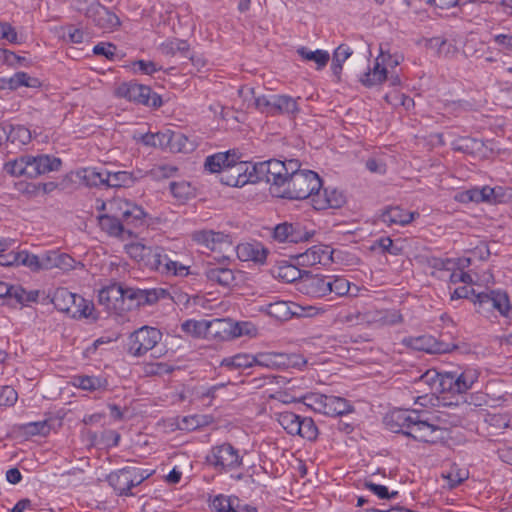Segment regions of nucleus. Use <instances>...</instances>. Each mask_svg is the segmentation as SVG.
Here are the masks:
<instances>
[{"label":"nucleus","instance_id":"15","mask_svg":"<svg viewBox=\"0 0 512 512\" xmlns=\"http://www.w3.org/2000/svg\"><path fill=\"white\" fill-rule=\"evenodd\" d=\"M255 365L270 369H300L306 364V360L300 354L286 353H258L254 355Z\"/></svg>","mask_w":512,"mask_h":512},{"label":"nucleus","instance_id":"38","mask_svg":"<svg viewBox=\"0 0 512 512\" xmlns=\"http://www.w3.org/2000/svg\"><path fill=\"white\" fill-rule=\"evenodd\" d=\"M455 199L461 203H489L488 186L474 187L465 191L458 192Z\"/></svg>","mask_w":512,"mask_h":512},{"label":"nucleus","instance_id":"21","mask_svg":"<svg viewBox=\"0 0 512 512\" xmlns=\"http://www.w3.org/2000/svg\"><path fill=\"white\" fill-rule=\"evenodd\" d=\"M182 138H185L182 134L167 130L165 132L147 133L142 136L141 140L146 146L169 148L171 151L177 148L178 151H181L182 148L177 147V144L180 143Z\"/></svg>","mask_w":512,"mask_h":512},{"label":"nucleus","instance_id":"1","mask_svg":"<svg viewBox=\"0 0 512 512\" xmlns=\"http://www.w3.org/2000/svg\"><path fill=\"white\" fill-rule=\"evenodd\" d=\"M168 295L162 288L140 289L113 284L99 291L98 302L107 310L125 311L153 305Z\"/></svg>","mask_w":512,"mask_h":512},{"label":"nucleus","instance_id":"52","mask_svg":"<svg viewBox=\"0 0 512 512\" xmlns=\"http://www.w3.org/2000/svg\"><path fill=\"white\" fill-rule=\"evenodd\" d=\"M170 191L179 201H185L193 195V188L190 183L186 181L171 182Z\"/></svg>","mask_w":512,"mask_h":512},{"label":"nucleus","instance_id":"16","mask_svg":"<svg viewBox=\"0 0 512 512\" xmlns=\"http://www.w3.org/2000/svg\"><path fill=\"white\" fill-rule=\"evenodd\" d=\"M266 312L269 316L285 321L292 316H314L323 312L322 308L314 306L301 307L292 302L276 301L266 305Z\"/></svg>","mask_w":512,"mask_h":512},{"label":"nucleus","instance_id":"33","mask_svg":"<svg viewBox=\"0 0 512 512\" xmlns=\"http://www.w3.org/2000/svg\"><path fill=\"white\" fill-rule=\"evenodd\" d=\"M73 385L86 391L94 392L106 390L108 381L101 376L77 375L73 378Z\"/></svg>","mask_w":512,"mask_h":512},{"label":"nucleus","instance_id":"56","mask_svg":"<svg viewBox=\"0 0 512 512\" xmlns=\"http://www.w3.org/2000/svg\"><path fill=\"white\" fill-rule=\"evenodd\" d=\"M364 314L358 311L341 312L337 316V322L341 324H348L350 326L361 324L365 321Z\"/></svg>","mask_w":512,"mask_h":512},{"label":"nucleus","instance_id":"9","mask_svg":"<svg viewBox=\"0 0 512 512\" xmlns=\"http://www.w3.org/2000/svg\"><path fill=\"white\" fill-rule=\"evenodd\" d=\"M162 339L159 329L150 326H143L128 337L127 351L134 357H142L152 350Z\"/></svg>","mask_w":512,"mask_h":512},{"label":"nucleus","instance_id":"17","mask_svg":"<svg viewBox=\"0 0 512 512\" xmlns=\"http://www.w3.org/2000/svg\"><path fill=\"white\" fill-rule=\"evenodd\" d=\"M403 344L414 350L430 354L448 353L457 348V345L439 341L431 335L407 337L403 339Z\"/></svg>","mask_w":512,"mask_h":512},{"label":"nucleus","instance_id":"60","mask_svg":"<svg viewBox=\"0 0 512 512\" xmlns=\"http://www.w3.org/2000/svg\"><path fill=\"white\" fill-rule=\"evenodd\" d=\"M233 497H227L224 495H217L212 500L211 506L213 509H215L217 512H231L232 508V501Z\"/></svg>","mask_w":512,"mask_h":512},{"label":"nucleus","instance_id":"61","mask_svg":"<svg viewBox=\"0 0 512 512\" xmlns=\"http://www.w3.org/2000/svg\"><path fill=\"white\" fill-rule=\"evenodd\" d=\"M428 264L431 268L436 270H445V271H452L456 267V263L449 258H437L433 257L428 261Z\"/></svg>","mask_w":512,"mask_h":512},{"label":"nucleus","instance_id":"64","mask_svg":"<svg viewBox=\"0 0 512 512\" xmlns=\"http://www.w3.org/2000/svg\"><path fill=\"white\" fill-rule=\"evenodd\" d=\"M232 333V339L243 335H250L256 331L255 327L249 322H233V329L230 330Z\"/></svg>","mask_w":512,"mask_h":512},{"label":"nucleus","instance_id":"59","mask_svg":"<svg viewBox=\"0 0 512 512\" xmlns=\"http://www.w3.org/2000/svg\"><path fill=\"white\" fill-rule=\"evenodd\" d=\"M20 262L21 265L30 268L34 272L42 270L40 256L29 254L25 250L22 253V259L20 260Z\"/></svg>","mask_w":512,"mask_h":512},{"label":"nucleus","instance_id":"4","mask_svg":"<svg viewBox=\"0 0 512 512\" xmlns=\"http://www.w3.org/2000/svg\"><path fill=\"white\" fill-rule=\"evenodd\" d=\"M61 165L62 161L60 158L48 154H39L37 156L22 155L6 162L3 170L11 176L36 178L40 175L60 170Z\"/></svg>","mask_w":512,"mask_h":512},{"label":"nucleus","instance_id":"10","mask_svg":"<svg viewBox=\"0 0 512 512\" xmlns=\"http://www.w3.org/2000/svg\"><path fill=\"white\" fill-rule=\"evenodd\" d=\"M115 95L153 108L162 105L161 97L153 92L150 87L133 81L120 84L115 90Z\"/></svg>","mask_w":512,"mask_h":512},{"label":"nucleus","instance_id":"13","mask_svg":"<svg viewBox=\"0 0 512 512\" xmlns=\"http://www.w3.org/2000/svg\"><path fill=\"white\" fill-rule=\"evenodd\" d=\"M315 230H309L300 222H283L272 229L271 237L278 243H301L313 238Z\"/></svg>","mask_w":512,"mask_h":512},{"label":"nucleus","instance_id":"5","mask_svg":"<svg viewBox=\"0 0 512 512\" xmlns=\"http://www.w3.org/2000/svg\"><path fill=\"white\" fill-rule=\"evenodd\" d=\"M469 299L478 308L477 312H490L498 310L505 317L512 316V308L509 305L508 295L501 291H491L490 293H476L473 288L467 286L458 287L451 294V300Z\"/></svg>","mask_w":512,"mask_h":512},{"label":"nucleus","instance_id":"45","mask_svg":"<svg viewBox=\"0 0 512 512\" xmlns=\"http://www.w3.org/2000/svg\"><path fill=\"white\" fill-rule=\"evenodd\" d=\"M318 433V428L312 418L302 416L300 417L296 435L309 441H314L317 439Z\"/></svg>","mask_w":512,"mask_h":512},{"label":"nucleus","instance_id":"48","mask_svg":"<svg viewBox=\"0 0 512 512\" xmlns=\"http://www.w3.org/2000/svg\"><path fill=\"white\" fill-rule=\"evenodd\" d=\"M21 428L24 434L29 436H46L51 431L52 424L50 420H42L26 423Z\"/></svg>","mask_w":512,"mask_h":512},{"label":"nucleus","instance_id":"50","mask_svg":"<svg viewBox=\"0 0 512 512\" xmlns=\"http://www.w3.org/2000/svg\"><path fill=\"white\" fill-rule=\"evenodd\" d=\"M160 49L162 53L166 55H175L177 52H180L186 56L189 51V44L185 40L174 38L163 42Z\"/></svg>","mask_w":512,"mask_h":512},{"label":"nucleus","instance_id":"36","mask_svg":"<svg viewBox=\"0 0 512 512\" xmlns=\"http://www.w3.org/2000/svg\"><path fill=\"white\" fill-rule=\"evenodd\" d=\"M34 300L30 294H27L25 290L18 285L7 286L6 292L2 293V305H23L26 302Z\"/></svg>","mask_w":512,"mask_h":512},{"label":"nucleus","instance_id":"20","mask_svg":"<svg viewBox=\"0 0 512 512\" xmlns=\"http://www.w3.org/2000/svg\"><path fill=\"white\" fill-rule=\"evenodd\" d=\"M333 250L328 245H314L304 253L297 255V262L302 266H314L316 264L328 265L333 261Z\"/></svg>","mask_w":512,"mask_h":512},{"label":"nucleus","instance_id":"34","mask_svg":"<svg viewBox=\"0 0 512 512\" xmlns=\"http://www.w3.org/2000/svg\"><path fill=\"white\" fill-rule=\"evenodd\" d=\"M300 112L297 99L289 95L277 94L275 105V116L284 115L290 118L296 117Z\"/></svg>","mask_w":512,"mask_h":512},{"label":"nucleus","instance_id":"63","mask_svg":"<svg viewBox=\"0 0 512 512\" xmlns=\"http://www.w3.org/2000/svg\"><path fill=\"white\" fill-rule=\"evenodd\" d=\"M126 251L129 256L135 259L138 262H141L143 257L145 256V252H147V245L137 242L131 243L126 246Z\"/></svg>","mask_w":512,"mask_h":512},{"label":"nucleus","instance_id":"12","mask_svg":"<svg viewBox=\"0 0 512 512\" xmlns=\"http://www.w3.org/2000/svg\"><path fill=\"white\" fill-rule=\"evenodd\" d=\"M229 260L228 256H223L217 262H207L203 266V276L210 285L230 288L235 284L236 275L234 270L228 267Z\"/></svg>","mask_w":512,"mask_h":512},{"label":"nucleus","instance_id":"27","mask_svg":"<svg viewBox=\"0 0 512 512\" xmlns=\"http://www.w3.org/2000/svg\"><path fill=\"white\" fill-rule=\"evenodd\" d=\"M416 213L407 212L399 206L387 207L381 214V221L388 226H405L413 221Z\"/></svg>","mask_w":512,"mask_h":512},{"label":"nucleus","instance_id":"30","mask_svg":"<svg viewBox=\"0 0 512 512\" xmlns=\"http://www.w3.org/2000/svg\"><path fill=\"white\" fill-rule=\"evenodd\" d=\"M227 238V235L212 230L197 231L193 234L194 241L210 250H216L222 244H229Z\"/></svg>","mask_w":512,"mask_h":512},{"label":"nucleus","instance_id":"57","mask_svg":"<svg viewBox=\"0 0 512 512\" xmlns=\"http://www.w3.org/2000/svg\"><path fill=\"white\" fill-rule=\"evenodd\" d=\"M2 64L16 68L27 66L28 61L25 57H21L10 50L2 48Z\"/></svg>","mask_w":512,"mask_h":512},{"label":"nucleus","instance_id":"47","mask_svg":"<svg viewBox=\"0 0 512 512\" xmlns=\"http://www.w3.org/2000/svg\"><path fill=\"white\" fill-rule=\"evenodd\" d=\"M181 329L192 337L206 338V320H186L181 324Z\"/></svg>","mask_w":512,"mask_h":512},{"label":"nucleus","instance_id":"14","mask_svg":"<svg viewBox=\"0 0 512 512\" xmlns=\"http://www.w3.org/2000/svg\"><path fill=\"white\" fill-rule=\"evenodd\" d=\"M409 437L424 443H436L443 439V430L432 421L431 413L420 411Z\"/></svg>","mask_w":512,"mask_h":512},{"label":"nucleus","instance_id":"32","mask_svg":"<svg viewBox=\"0 0 512 512\" xmlns=\"http://www.w3.org/2000/svg\"><path fill=\"white\" fill-rule=\"evenodd\" d=\"M353 410V406L345 398L332 395L327 396L324 415L331 417L342 416L353 412Z\"/></svg>","mask_w":512,"mask_h":512},{"label":"nucleus","instance_id":"37","mask_svg":"<svg viewBox=\"0 0 512 512\" xmlns=\"http://www.w3.org/2000/svg\"><path fill=\"white\" fill-rule=\"evenodd\" d=\"M106 179V188H121V187H131L137 177L128 171H116L112 172L107 170V178Z\"/></svg>","mask_w":512,"mask_h":512},{"label":"nucleus","instance_id":"40","mask_svg":"<svg viewBox=\"0 0 512 512\" xmlns=\"http://www.w3.org/2000/svg\"><path fill=\"white\" fill-rule=\"evenodd\" d=\"M325 198L320 201L319 199L313 198L314 207L316 209H325L329 208H340L345 202V196L342 192L337 191L336 189L328 191L325 189L324 191Z\"/></svg>","mask_w":512,"mask_h":512},{"label":"nucleus","instance_id":"31","mask_svg":"<svg viewBox=\"0 0 512 512\" xmlns=\"http://www.w3.org/2000/svg\"><path fill=\"white\" fill-rule=\"evenodd\" d=\"M16 240L7 238L2 239V267L20 266L22 253L24 250H19L14 247Z\"/></svg>","mask_w":512,"mask_h":512},{"label":"nucleus","instance_id":"2","mask_svg":"<svg viewBox=\"0 0 512 512\" xmlns=\"http://www.w3.org/2000/svg\"><path fill=\"white\" fill-rule=\"evenodd\" d=\"M205 168L211 173H219L221 183L231 187H242L247 183H256L253 173L254 163L239 161L235 150L216 153L205 160Z\"/></svg>","mask_w":512,"mask_h":512},{"label":"nucleus","instance_id":"43","mask_svg":"<svg viewBox=\"0 0 512 512\" xmlns=\"http://www.w3.org/2000/svg\"><path fill=\"white\" fill-rule=\"evenodd\" d=\"M255 365L254 355L251 354H236L231 357H226L221 361V366L228 367L233 370L246 369Z\"/></svg>","mask_w":512,"mask_h":512},{"label":"nucleus","instance_id":"49","mask_svg":"<svg viewBox=\"0 0 512 512\" xmlns=\"http://www.w3.org/2000/svg\"><path fill=\"white\" fill-rule=\"evenodd\" d=\"M99 225L102 230L106 231L112 236H120L124 230L120 220L109 215H101L99 217Z\"/></svg>","mask_w":512,"mask_h":512},{"label":"nucleus","instance_id":"54","mask_svg":"<svg viewBox=\"0 0 512 512\" xmlns=\"http://www.w3.org/2000/svg\"><path fill=\"white\" fill-rule=\"evenodd\" d=\"M177 170L176 166L163 164L155 166L148 172V174L152 179L159 181L174 176Z\"/></svg>","mask_w":512,"mask_h":512},{"label":"nucleus","instance_id":"18","mask_svg":"<svg viewBox=\"0 0 512 512\" xmlns=\"http://www.w3.org/2000/svg\"><path fill=\"white\" fill-rule=\"evenodd\" d=\"M419 413V410L398 409L385 417V424L392 432L409 437Z\"/></svg>","mask_w":512,"mask_h":512},{"label":"nucleus","instance_id":"62","mask_svg":"<svg viewBox=\"0 0 512 512\" xmlns=\"http://www.w3.org/2000/svg\"><path fill=\"white\" fill-rule=\"evenodd\" d=\"M147 252H145V256L143 257L141 263H143L145 266L149 267L150 269H153L154 266H157L159 259L157 257H160L161 247H151L147 246Z\"/></svg>","mask_w":512,"mask_h":512},{"label":"nucleus","instance_id":"29","mask_svg":"<svg viewBox=\"0 0 512 512\" xmlns=\"http://www.w3.org/2000/svg\"><path fill=\"white\" fill-rule=\"evenodd\" d=\"M2 130L6 134L7 146L11 144L15 148H20L23 145L27 144L31 139L30 131L21 125H2Z\"/></svg>","mask_w":512,"mask_h":512},{"label":"nucleus","instance_id":"6","mask_svg":"<svg viewBox=\"0 0 512 512\" xmlns=\"http://www.w3.org/2000/svg\"><path fill=\"white\" fill-rule=\"evenodd\" d=\"M321 187L322 181L316 172L303 170L302 173L288 178L282 190L276 191V197L291 200H303L308 197L316 199L319 197Z\"/></svg>","mask_w":512,"mask_h":512},{"label":"nucleus","instance_id":"23","mask_svg":"<svg viewBox=\"0 0 512 512\" xmlns=\"http://www.w3.org/2000/svg\"><path fill=\"white\" fill-rule=\"evenodd\" d=\"M236 253L241 261H253L262 265L266 262L268 250L260 242H247L238 244Z\"/></svg>","mask_w":512,"mask_h":512},{"label":"nucleus","instance_id":"41","mask_svg":"<svg viewBox=\"0 0 512 512\" xmlns=\"http://www.w3.org/2000/svg\"><path fill=\"white\" fill-rule=\"evenodd\" d=\"M387 73V69L381 66L377 58L373 68L361 77V83L366 87L379 85L387 79Z\"/></svg>","mask_w":512,"mask_h":512},{"label":"nucleus","instance_id":"24","mask_svg":"<svg viewBox=\"0 0 512 512\" xmlns=\"http://www.w3.org/2000/svg\"><path fill=\"white\" fill-rule=\"evenodd\" d=\"M87 187H106L107 169L86 167L70 174Z\"/></svg>","mask_w":512,"mask_h":512},{"label":"nucleus","instance_id":"46","mask_svg":"<svg viewBox=\"0 0 512 512\" xmlns=\"http://www.w3.org/2000/svg\"><path fill=\"white\" fill-rule=\"evenodd\" d=\"M300 417L293 412L285 411L277 415V421L288 434L295 436Z\"/></svg>","mask_w":512,"mask_h":512},{"label":"nucleus","instance_id":"3","mask_svg":"<svg viewBox=\"0 0 512 512\" xmlns=\"http://www.w3.org/2000/svg\"><path fill=\"white\" fill-rule=\"evenodd\" d=\"M478 380V373L473 369L459 372L427 370L417 380V385L426 384L433 395L437 393L462 394L472 388Z\"/></svg>","mask_w":512,"mask_h":512},{"label":"nucleus","instance_id":"51","mask_svg":"<svg viewBox=\"0 0 512 512\" xmlns=\"http://www.w3.org/2000/svg\"><path fill=\"white\" fill-rule=\"evenodd\" d=\"M327 396L324 394L310 393L303 397L304 404L317 413H325Z\"/></svg>","mask_w":512,"mask_h":512},{"label":"nucleus","instance_id":"42","mask_svg":"<svg viewBox=\"0 0 512 512\" xmlns=\"http://www.w3.org/2000/svg\"><path fill=\"white\" fill-rule=\"evenodd\" d=\"M7 84L8 88L15 90L21 86L36 88L40 86V81L37 78L30 77L25 72H17L8 80L2 78V84Z\"/></svg>","mask_w":512,"mask_h":512},{"label":"nucleus","instance_id":"53","mask_svg":"<svg viewBox=\"0 0 512 512\" xmlns=\"http://www.w3.org/2000/svg\"><path fill=\"white\" fill-rule=\"evenodd\" d=\"M328 279L331 282L329 294L344 296L349 292L350 282L347 279L333 275H328Z\"/></svg>","mask_w":512,"mask_h":512},{"label":"nucleus","instance_id":"35","mask_svg":"<svg viewBox=\"0 0 512 512\" xmlns=\"http://www.w3.org/2000/svg\"><path fill=\"white\" fill-rule=\"evenodd\" d=\"M253 96V105L259 112L269 116H275L277 94H256L254 88H249Z\"/></svg>","mask_w":512,"mask_h":512},{"label":"nucleus","instance_id":"22","mask_svg":"<svg viewBox=\"0 0 512 512\" xmlns=\"http://www.w3.org/2000/svg\"><path fill=\"white\" fill-rule=\"evenodd\" d=\"M107 482L119 496L129 497L134 495L131 491V489L134 487L131 474V466H126L111 472L107 476Z\"/></svg>","mask_w":512,"mask_h":512},{"label":"nucleus","instance_id":"26","mask_svg":"<svg viewBox=\"0 0 512 512\" xmlns=\"http://www.w3.org/2000/svg\"><path fill=\"white\" fill-rule=\"evenodd\" d=\"M455 151L466 153L472 156H486V147L482 140L472 137H460L452 142Z\"/></svg>","mask_w":512,"mask_h":512},{"label":"nucleus","instance_id":"44","mask_svg":"<svg viewBox=\"0 0 512 512\" xmlns=\"http://www.w3.org/2000/svg\"><path fill=\"white\" fill-rule=\"evenodd\" d=\"M297 52L303 59L315 62L318 70L324 68L330 59L329 53L325 50L318 49L311 51L306 47H301Z\"/></svg>","mask_w":512,"mask_h":512},{"label":"nucleus","instance_id":"19","mask_svg":"<svg viewBox=\"0 0 512 512\" xmlns=\"http://www.w3.org/2000/svg\"><path fill=\"white\" fill-rule=\"evenodd\" d=\"M330 283L328 275H312L305 271L304 277L298 283V289L310 297L322 298L329 294Z\"/></svg>","mask_w":512,"mask_h":512},{"label":"nucleus","instance_id":"25","mask_svg":"<svg viewBox=\"0 0 512 512\" xmlns=\"http://www.w3.org/2000/svg\"><path fill=\"white\" fill-rule=\"evenodd\" d=\"M233 322L230 319L206 320V338L232 339Z\"/></svg>","mask_w":512,"mask_h":512},{"label":"nucleus","instance_id":"11","mask_svg":"<svg viewBox=\"0 0 512 512\" xmlns=\"http://www.w3.org/2000/svg\"><path fill=\"white\" fill-rule=\"evenodd\" d=\"M207 461L217 470L231 471L242 465L243 458L239 450L230 443L214 446Z\"/></svg>","mask_w":512,"mask_h":512},{"label":"nucleus","instance_id":"28","mask_svg":"<svg viewBox=\"0 0 512 512\" xmlns=\"http://www.w3.org/2000/svg\"><path fill=\"white\" fill-rule=\"evenodd\" d=\"M160 257H157L159 261L157 266H154L153 270H156L162 274H168L173 276H186L188 274V267L172 260L163 248L159 253Z\"/></svg>","mask_w":512,"mask_h":512},{"label":"nucleus","instance_id":"58","mask_svg":"<svg viewBox=\"0 0 512 512\" xmlns=\"http://www.w3.org/2000/svg\"><path fill=\"white\" fill-rule=\"evenodd\" d=\"M489 204H498L506 202L508 195L507 190L502 186H488Z\"/></svg>","mask_w":512,"mask_h":512},{"label":"nucleus","instance_id":"55","mask_svg":"<svg viewBox=\"0 0 512 512\" xmlns=\"http://www.w3.org/2000/svg\"><path fill=\"white\" fill-rule=\"evenodd\" d=\"M469 473L465 469H460L456 466L451 467L445 478L448 480L450 488H454L468 479Z\"/></svg>","mask_w":512,"mask_h":512},{"label":"nucleus","instance_id":"39","mask_svg":"<svg viewBox=\"0 0 512 512\" xmlns=\"http://www.w3.org/2000/svg\"><path fill=\"white\" fill-rule=\"evenodd\" d=\"M274 274L277 278L286 283H292L296 280H302L303 272L293 264L281 262L275 269Z\"/></svg>","mask_w":512,"mask_h":512},{"label":"nucleus","instance_id":"7","mask_svg":"<svg viewBox=\"0 0 512 512\" xmlns=\"http://www.w3.org/2000/svg\"><path fill=\"white\" fill-rule=\"evenodd\" d=\"M52 303L58 311L75 319L90 317L94 309L91 301L70 292L67 288H58L53 295Z\"/></svg>","mask_w":512,"mask_h":512},{"label":"nucleus","instance_id":"8","mask_svg":"<svg viewBox=\"0 0 512 512\" xmlns=\"http://www.w3.org/2000/svg\"><path fill=\"white\" fill-rule=\"evenodd\" d=\"M253 173L257 182L264 181L270 184V192L276 197V191L282 190L287 181V168L283 161L270 159L254 163Z\"/></svg>","mask_w":512,"mask_h":512}]
</instances>
